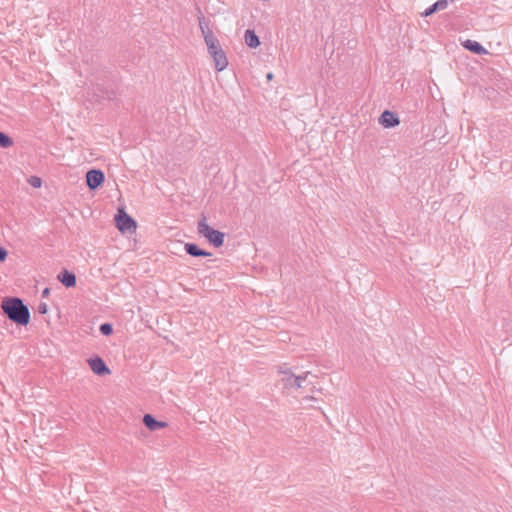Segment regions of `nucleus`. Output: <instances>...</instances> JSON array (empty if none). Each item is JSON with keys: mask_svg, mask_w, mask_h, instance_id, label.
<instances>
[{"mask_svg": "<svg viewBox=\"0 0 512 512\" xmlns=\"http://www.w3.org/2000/svg\"><path fill=\"white\" fill-rule=\"evenodd\" d=\"M303 400H314V397H305Z\"/></svg>", "mask_w": 512, "mask_h": 512, "instance_id": "obj_24", "label": "nucleus"}, {"mask_svg": "<svg viewBox=\"0 0 512 512\" xmlns=\"http://www.w3.org/2000/svg\"><path fill=\"white\" fill-rule=\"evenodd\" d=\"M462 45L465 49L477 55H484L488 53L481 43L474 40L467 39L462 43Z\"/></svg>", "mask_w": 512, "mask_h": 512, "instance_id": "obj_10", "label": "nucleus"}, {"mask_svg": "<svg viewBox=\"0 0 512 512\" xmlns=\"http://www.w3.org/2000/svg\"><path fill=\"white\" fill-rule=\"evenodd\" d=\"M448 0H438L433 5L428 7L424 12H422L423 17H428L434 14L437 11L444 10L448 7Z\"/></svg>", "mask_w": 512, "mask_h": 512, "instance_id": "obj_13", "label": "nucleus"}, {"mask_svg": "<svg viewBox=\"0 0 512 512\" xmlns=\"http://www.w3.org/2000/svg\"><path fill=\"white\" fill-rule=\"evenodd\" d=\"M198 14V22L202 35L204 36L207 35V33H211V30L209 29L208 26V22L206 21V18L204 17L200 10L198 11Z\"/></svg>", "mask_w": 512, "mask_h": 512, "instance_id": "obj_16", "label": "nucleus"}, {"mask_svg": "<svg viewBox=\"0 0 512 512\" xmlns=\"http://www.w3.org/2000/svg\"><path fill=\"white\" fill-rule=\"evenodd\" d=\"M379 123L384 128H393V127L399 125L400 120L395 113H393L389 110H385L379 117Z\"/></svg>", "mask_w": 512, "mask_h": 512, "instance_id": "obj_8", "label": "nucleus"}, {"mask_svg": "<svg viewBox=\"0 0 512 512\" xmlns=\"http://www.w3.org/2000/svg\"><path fill=\"white\" fill-rule=\"evenodd\" d=\"M266 78H267V80H272V78H273V73L269 72V73L266 75Z\"/></svg>", "mask_w": 512, "mask_h": 512, "instance_id": "obj_23", "label": "nucleus"}, {"mask_svg": "<svg viewBox=\"0 0 512 512\" xmlns=\"http://www.w3.org/2000/svg\"><path fill=\"white\" fill-rule=\"evenodd\" d=\"M278 373L281 375V383L284 389H300L303 382L306 380L310 372H305L303 375H296L286 363L278 366Z\"/></svg>", "mask_w": 512, "mask_h": 512, "instance_id": "obj_2", "label": "nucleus"}, {"mask_svg": "<svg viewBox=\"0 0 512 512\" xmlns=\"http://www.w3.org/2000/svg\"><path fill=\"white\" fill-rule=\"evenodd\" d=\"M88 363L91 370L97 375L103 376L110 373V369L100 357L91 358Z\"/></svg>", "mask_w": 512, "mask_h": 512, "instance_id": "obj_7", "label": "nucleus"}, {"mask_svg": "<svg viewBox=\"0 0 512 512\" xmlns=\"http://www.w3.org/2000/svg\"><path fill=\"white\" fill-rule=\"evenodd\" d=\"M7 255H8L7 250L0 246V262L5 261L7 258Z\"/></svg>", "mask_w": 512, "mask_h": 512, "instance_id": "obj_20", "label": "nucleus"}, {"mask_svg": "<svg viewBox=\"0 0 512 512\" xmlns=\"http://www.w3.org/2000/svg\"><path fill=\"white\" fill-rule=\"evenodd\" d=\"M198 233L205 237L214 247H221L224 243V233L211 228L204 217L198 222Z\"/></svg>", "mask_w": 512, "mask_h": 512, "instance_id": "obj_3", "label": "nucleus"}, {"mask_svg": "<svg viewBox=\"0 0 512 512\" xmlns=\"http://www.w3.org/2000/svg\"><path fill=\"white\" fill-rule=\"evenodd\" d=\"M13 145V140L4 132L0 131V147L8 148Z\"/></svg>", "mask_w": 512, "mask_h": 512, "instance_id": "obj_17", "label": "nucleus"}, {"mask_svg": "<svg viewBox=\"0 0 512 512\" xmlns=\"http://www.w3.org/2000/svg\"><path fill=\"white\" fill-rule=\"evenodd\" d=\"M50 293V289L49 288H45L43 291H42V297H47Z\"/></svg>", "mask_w": 512, "mask_h": 512, "instance_id": "obj_22", "label": "nucleus"}, {"mask_svg": "<svg viewBox=\"0 0 512 512\" xmlns=\"http://www.w3.org/2000/svg\"><path fill=\"white\" fill-rule=\"evenodd\" d=\"M143 423L150 431H157L167 426L166 422L156 420L151 414H145Z\"/></svg>", "mask_w": 512, "mask_h": 512, "instance_id": "obj_9", "label": "nucleus"}, {"mask_svg": "<svg viewBox=\"0 0 512 512\" xmlns=\"http://www.w3.org/2000/svg\"><path fill=\"white\" fill-rule=\"evenodd\" d=\"M209 54L213 58L214 66L217 71H223L228 66V59L221 47L209 51Z\"/></svg>", "mask_w": 512, "mask_h": 512, "instance_id": "obj_6", "label": "nucleus"}, {"mask_svg": "<svg viewBox=\"0 0 512 512\" xmlns=\"http://www.w3.org/2000/svg\"><path fill=\"white\" fill-rule=\"evenodd\" d=\"M28 182L34 188H39L42 185L41 178H39L37 176H31L30 179L28 180Z\"/></svg>", "mask_w": 512, "mask_h": 512, "instance_id": "obj_19", "label": "nucleus"}, {"mask_svg": "<svg viewBox=\"0 0 512 512\" xmlns=\"http://www.w3.org/2000/svg\"><path fill=\"white\" fill-rule=\"evenodd\" d=\"M105 181V175L101 170L91 169L86 173V183L90 190L100 187Z\"/></svg>", "mask_w": 512, "mask_h": 512, "instance_id": "obj_5", "label": "nucleus"}, {"mask_svg": "<svg viewBox=\"0 0 512 512\" xmlns=\"http://www.w3.org/2000/svg\"><path fill=\"white\" fill-rule=\"evenodd\" d=\"M184 249L187 254H189L190 256H193V257H209V256H211L210 252L199 248L194 243H186L184 246Z\"/></svg>", "mask_w": 512, "mask_h": 512, "instance_id": "obj_12", "label": "nucleus"}, {"mask_svg": "<svg viewBox=\"0 0 512 512\" xmlns=\"http://www.w3.org/2000/svg\"><path fill=\"white\" fill-rule=\"evenodd\" d=\"M1 308L7 317L17 325L25 326L30 321L29 308L20 298H5L2 301Z\"/></svg>", "mask_w": 512, "mask_h": 512, "instance_id": "obj_1", "label": "nucleus"}, {"mask_svg": "<svg viewBox=\"0 0 512 512\" xmlns=\"http://www.w3.org/2000/svg\"><path fill=\"white\" fill-rule=\"evenodd\" d=\"M244 40L248 47L257 48L260 45V39L253 30L247 29L244 34Z\"/></svg>", "mask_w": 512, "mask_h": 512, "instance_id": "obj_14", "label": "nucleus"}, {"mask_svg": "<svg viewBox=\"0 0 512 512\" xmlns=\"http://www.w3.org/2000/svg\"><path fill=\"white\" fill-rule=\"evenodd\" d=\"M203 37H204L205 43L207 45L208 52L211 51V50H215V49H218L219 47H221L219 45L218 40L213 36L212 32L211 33H207V35H204Z\"/></svg>", "mask_w": 512, "mask_h": 512, "instance_id": "obj_15", "label": "nucleus"}, {"mask_svg": "<svg viewBox=\"0 0 512 512\" xmlns=\"http://www.w3.org/2000/svg\"><path fill=\"white\" fill-rule=\"evenodd\" d=\"M115 221L117 228L122 232L132 233L137 228L136 221L126 213L124 208H119L117 214L115 215Z\"/></svg>", "mask_w": 512, "mask_h": 512, "instance_id": "obj_4", "label": "nucleus"}, {"mask_svg": "<svg viewBox=\"0 0 512 512\" xmlns=\"http://www.w3.org/2000/svg\"><path fill=\"white\" fill-rule=\"evenodd\" d=\"M99 330L103 335L109 336L113 332V327L110 323H103L100 325Z\"/></svg>", "mask_w": 512, "mask_h": 512, "instance_id": "obj_18", "label": "nucleus"}, {"mask_svg": "<svg viewBox=\"0 0 512 512\" xmlns=\"http://www.w3.org/2000/svg\"><path fill=\"white\" fill-rule=\"evenodd\" d=\"M57 279L67 288H71L76 285V276L66 269L62 270L58 274Z\"/></svg>", "mask_w": 512, "mask_h": 512, "instance_id": "obj_11", "label": "nucleus"}, {"mask_svg": "<svg viewBox=\"0 0 512 512\" xmlns=\"http://www.w3.org/2000/svg\"><path fill=\"white\" fill-rule=\"evenodd\" d=\"M47 310H48V308H47L46 303H40V304L38 305V312H39L40 314H46V313H47Z\"/></svg>", "mask_w": 512, "mask_h": 512, "instance_id": "obj_21", "label": "nucleus"}]
</instances>
